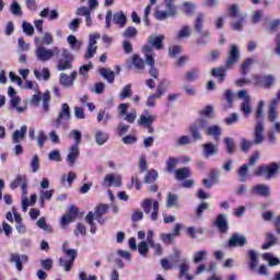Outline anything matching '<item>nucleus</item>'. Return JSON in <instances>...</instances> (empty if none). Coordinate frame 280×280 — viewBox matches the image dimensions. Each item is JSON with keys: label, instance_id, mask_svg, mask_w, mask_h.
Instances as JSON below:
<instances>
[{"label": "nucleus", "instance_id": "5", "mask_svg": "<svg viewBox=\"0 0 280 280\" xmlns=\"http://www.w3.org/2000/svg\"><path fill=\"white\" fill-rule=\"evenodd\" d=\"M238 100H243L240 105V110L244 117H250L253 113V98L248 95L247 90H240L237 92Z\"/></svg>", "mask_w": 280, "mask_h": 280}, {"label": "nucleus", "instance_id": "16", "mask_svg": "<svg viewBox=\"0 0 280 280\" xmlns=\"http://www.w3.org/2000/svg\"><path fill=\"white\" fill-rule=\"evenodd\" d=\"M252 196H261L262 198L270 197V186L266 184H258L253 186L250 190Z\"/></svg>", "mask_w": 280, "mask_h": 280}, {"label": "nucleus", "instance_id": "11", "mask_svg": "<svg viewBox=\"0 0 280 280\" xmlns=\"http://www.w3.org/2000/svg\"><path fill=\"white\" fill-rule=\"evenodd\" d=\"M101 38L102 35L100 33L90 34L86 52L84 55V58L86 60L93 58V56L97 54V40H100Z\"/></svg>", "mask_w": 280, "mask_h": 280}, {"label": "nucleus", "instance_id": "29", "mask_svg": "<svg viewBox=\"0 0 280 280\" xmlns=\"http://www.w3.org/2000/svg\"><path fill=\"white\" fill-rule=\"evenodd\" d=\"M277 108H279V101L271 100V102L269 104V121H271V124H275V120L279 119Z\"/></svg>", "mask_w": 280, "mask_h": 280}, {"label": "nucleus", "instance_id": "40", "mask_svg": "<svg viewBox=\"0 0 280 280\" xmlns=\"http://www.w3.org/2000/svg\"><path fill=\"white\" fill-rule=\"evenodd\" d=\"M24 183H27V176L25 175H16L15 179L11 182L10 188L16 189V187H23Z\"/></svg>", "mask_w": 280, "mask_h": 280}, {"label": "nucleus", "instance_id": "37", "mask_svg": "<svg viewBox=\"0 0 280 280\" xmlns=\"http://www.w3.org/2000/svg\"><path fill=\"white\" fill-rule=\"evenodd\" d=\"M25 135H27V126H22L21 130H15L12 135L13 143H21L22 139H25Z\"/></svg>", "mask_w": 280, "mask_h": 280}, {"label": "nucleus", "instance_id": "42", "mask_svg": "<svg viewBox=\"0 0 280 280\" xmlns=\"http://www.w3.org/2000/svg\"><path fill=\"white\" fill-rule=\"evenodd\" d=\"M132 65L138 71H143L145 69V61L139 57V55L132 56Z\"/></svg>", "mask_w": 280, "mask_h": 280}, {"label": "nucleus", "instance_id": "4", "mask_svg": "<svg viewBox=\"0 0 280 280\" xmlns=\"http://www.w3.org/2000/svg\"><path fill=\"white\" fill-rule=\"evenodd\" d=\"M280 166L277 163L265 164L259 166L255 172V176H261L266 180H271V178H277L279 176Z\"/></svg>", "mask_w": 280, "mask_h": 280}, {"label": "nucleus", "instance_id": "28", "mask_svg": "<svg viewBox=\"0 0 280 280\" xmlns=\"http://www.w3.org/2000/svg\"><path fill=\"white\" fill-rule=\"evenodd\" d=\"M67 43L70 45V49L72 51H75V54H80L82 49V42L78 40V37H75L74 35H69L67 37Z\"/></svg>", "mask_w": 280, "mask_h": 280}, {"label": "nucleus", "instance_id": "8", "mask_svg": "<svg viewBox=\"0 0 280 280\" xmlns=\"http://www.w3.org/2000/svg\"><path fill=\"white\" fill-rule=\"evenodd\" d=\"M176 0H164L166 11H156L154 16L156 21H165L170 16H176Z\"/></svg>", "mask_w": 280, "mask_h": 280}, {"label": "nucleus", "instance_id": "21", "mask_svg": "<svg viewBox=\"0 0 280 280\" xmlns=\"http://www.w3.org/2000/svg\"><path fill=\"white\" fill-rule=\"evenodd\" d=\"M10 264H15L16 270L21 272L23 270V261H27V255H20V254H10Z\"/></svg>", "mask_w": 280, "mask_h": 280}, {"label": "nucleus", "instance_id": "27", "mask_svg": "<svg viewBox=\"0 0 280 280\" xmlns=\"http://www.w3.org/2000/svg\"><path fill=\"white\" fill-rule=\"evenodd\" d=\"M163 40H165V35H159V36L150 35L148 38L149 45H151L152 47H155L158 50L163 49Z\"/></svg>", "mask_w": 280, "mask_h": 280}, {"label": "nucleus", "instance_id": "47", "mask_svg": "<svg viewBox=\"0 0 280 280\" xmlns=\"http://www.w3.org/2000/svg\"><path fill=\"white\" fill-rule=\"evenodd\" d=\"M199 77H200V69L192 68L190 71L186 73V82H194L195 80H198Z\"/></svg>", "mask_w": 280, "mask_h": 280}, {"label": "nucleus", "instance_id": "23", "mask_svg": "<svg viewBox=\"0 0 280 280\" xmlns=\"http://www.w3.org/2000/svg\"><path fill=\"white\" fill-rule=\"evenodd\" d=\"M63 119H66V120L71 119V107H69V104H67V103H63L61 105V109L59 112V115H58L56 121L58 125H60V124H62Z\"/></svg>", "mask_w": 280, "mask_h": 280}, {"label": "nucleus", "instance_id": "12", "mask_svg": "<svg viewBox=\"0 0 280 280\" xmlns=\"http://www.w3.org/2000/svg\"><path fill=\"white\" fill-rule=\"evenodd\" d=\"M128 108H130V104L128 103L119 104L118 105L119 117H124L127 124H135V121L137 120V109H131L128 113Z\"/></svg>", "mask_w": 280, "mask_h": 280}, {"label": "nucleus", "instance_id": "54", "mask_svg": "<svg viewBox=\"0 0 280 280\" xmlns=\"http://www.w3.org/2000/svg\"><path fill=\"white\" fill-rule=\"evenodd\" d=\"M22 30L26 36H34V26L32 23L27 21L22 22Z\"/></svg>", "mask_w": 280, "mask_h": 280}, {"label": "nucleus", "instance_id": "63", "mask_svg": "<svg viewBox=\"0 0 280 280\" xmlns=\"http://www.w3.org/2000/svg\"><path fill=\"white\" fill-rule=\"evenodd\" d=\"M49 161H57V163H60L62 161V156L60 155V151L54 150L48 154Z\"/></svg>", "mask_w": 280, "mask_h": 280}, {"label": "nucleus", "instance_id": "9", "mask_svg": "<svg viewBox=\"0 0 280 280\" xmlns=\"http://www.w3.org/2000/svg\"><path fill=\"white\" fill-rule=\"evenodd\" d=\"M40 102H43L42 106L45 113H49V103L51 102V93L46 91L43 95L40 93L34 94L30 101L32 106H40Z\"/></svg>", "mask_w": 280, "mask_h": 280}, {"label": "nucleus", "instance_id": "26", "mask_svg": "<svg viewBox=\"0 0 280 280\" xmlns=\"http://www.w3.org/2000/svg\"><path fill=\"white\" fill-rule=\"evenodd\" d=\"M194 30L197 32V34H202V32H205V13H197L194 23Z\"/></svg>", "mask_w": 280, "mask_h": 280}, {"label": "nucleus", "instance_id": "24", "mask_svg": "<svg viewBox=\"0 0 280 280\" xmlns=\"http://www.w3.org/2000/svg\"><path fill=\"white\" fill-rule=\"evenodd\" d=\"M214 225L220 233H226V231H229V221H226V214H219L214 221Z\"/></svg>", "mask_w": 280, "mask_h": 280}, {"label": "nucleus", "instance_id": "58", "mask_svg": "<svg viewBox=\"0 0 280 280\" xmlns=\"http://www.w3.org/2000/svg\"><path fill=\"white\" fill-rule=\"evenodd\" d=\"M70 137H72V139L75 141L73 145L80 148V143H82V132L79 130H71Z\"/></svg>", "mask_w": 280, "mask_h": 280}, {"label": "nucleus", "instance_id": "57", "mask_svg": "<svg viewBox=\"0 0 280 280\" xmlns=\"http://www.w3.org/2000/svg\"><path fill=\"white\" fill-rule=\"evenodd\" d=\"M212 75L213 78H218L219 82H224V78H226V72L223 69L213 68Z\"/></svg>", "mask_w": 280, "mask_h": 280}, {"label": "nucleus", "instance_id": "41", "mask_svg": "<svg viewBox=\"0 0 280 280\" xmlns=\"http://www.w3.org/2000/svg\"><path fill=\"white\" fill-rule=\"evenodd\" d=\"M207 257H209L208 250L196 252L192 257V264H200L201 261L207 260Z\"/></svg>", "mask_w": 280, "mask_h": 280}, {"label": "nucleus", "instance_id": "36", "mask_svg": "<svg viewBox=\"0 0 280 280\" xmlns=\"http://www.w3.org/2000/svg\"><path fill=\"white\" fill-rule=\"evenodd\" d=\"M275 75L272 74H267L260 78L258 84L260 86H264V89H271V86H273L275 84Z\"/></svg>", "mask_w": 280, "mask_h": 280}, {"label": "nucleus", "instance_id": "31", "mask_svg": "<svg viewBox=\"0 0 280 280\" xmlns=\"http://www.w3.org/2000/svg\"><path fill=\"white\" fill-rule=\"evenodd\" d=\"M103 185L106 187H121V178L115 177V175H106L103 182Z\"/></svg>", "mask_w": 280, "mask_h": 280}, {"label": "nucleus", "instance_id": "33", "mask_svg": "<svg viewBox=\"0 0 280 280\" xmlns=\"http://www.w3.org/2000/svg\"><path fill=\"white\" fill-rule=\"evenodd\" d=\"M174 175L176 180H187V178L191 176V171L189 170V167L185 166L182 168H177L174 172Z\"/></svg>", "mask_w": 280, "mask_h": 280}, {"label": "nucleus", "instance_id": "60", "mask_svg": "<svg viewBox=\"0 0 280 280\" xmlns=\"http://www.w3.org/2000/svg\"><path fill=\"white\" fill-rule=\"evenodd\" d=\"M156 178H159V173H156V171L154 170H151L148 172L147 176L144 177V183L147 184L154 183Z\"/></svg>", "mask_w": 280, "mask_h": 280}, {"label": "nucleus", "instance_id": "34", "mask_svg": "<svg viewBox=\"0 0 280 280\" xmlns=\"http://www.w3.org/2000/svg\"><path fill=\"white\" fill-rule=\"evenodd\" d=\"M100 75L103 77L104 80H107L109 84L115 82V71L110 70V68H101Z\"/></svg>", "mask_w": 280, "mask_h": 280}, {"label": "nucleus", "instance_id": "3", "mask_svg": "<svg viewBox=\"0 0 280 280\" xmlns=\"http://www.w3.org/2000/svg\"><path fill=\"white\" fill-rule=\"evenodd\" d=\"M118 25V27L124 28L126 27V23H128V18L126 16V13L124 11H119L114 13L113 11H107L105 15V27L107 30H110L112 24Z\"/></svg>", "mask_w": 280, "mask_h": 280}, {"label": "nucleus", "instance_id": "53", "mask_svg": "<svg viewBox=\"0 0 280 280\" xmlns=\"http://www.w3.org/2000/svg\"><path fill=\"white\" fill-rule=\"evenodd\" d=\"M194 12H196V3H194V2H185L184 3V13L187 16H192Z\"/></svg>", "mask_w": 280, "mask_h": 280}, {"label": "nucleus", "instance_id": "32", "mask_svg": "<svg viewBox=\"0 0 280 280\" xmlns=\"http://www.w3.org/2000/svg\"><path fill=\"white\" fill-rule=\"evenodd\" d=\"M267 242L261 245L262 250H268V248H272V246H277V242H279V237L272 234V232H268L266 234Z\"/></svg>", "mask_w": 280, "mask_h": 280}, {"label": "nucleus", "instance_id": "13", "mask_svg": "<svg viewBox=\"0 0 280 280\" xmlns=\"http://www.w3.org/2000/svg\"><path fill=\"white\" fill-rule=\"evenodd\" d=\"M75 218H78V208L70 206L69 210L60 219L61 229H67L71 222H74Z\"/></svg>", "mask_w": 280, "mask_h": 280}, {"label": "nucleus", "instance_id": "2", "mask_svg": "<svg viewBox=\"0 0 280 280\" xmlns=\"http://www.w3.org/2000/svg\"><path fill=\"white\" fill-rule=\"evenodd\" d=\"M35 56L39 62H49L51 58H58V56H60V48L58 46H55L52 48L37 46L35 50Z\"/></svg>", "mask_w": 280, "mask_h": 280}, {"label": "nucleus", "instance_id": "10", "mask_svg": "<svg viewBox=\"0 0 280 280\" xmlns=\"http://www.w3.org/2000/svg\"><path fill=\"white\" fill-rule=\"evenodd\" d=\"M73 55L69 49L62 48L61 58L58 60L57 69L58 71H67V69H73Z\"/></svg>", "mask_w": 280, "mask_h": 280}, {"label": "nucleus", "instance_id": "56", "mask_svg": "<svg viewBox=\"0 0 280 280\" xmlns=\"http://www.w3.org/2000/svg\"><path fill=\"white\" fill-rule=\"evenodd\" d=\"M189 36H191V27L187 25L183 26L177 34V38H189Z\"/></svg>", "mask_w": 280, "mask_h": 280}, {"label": "nucleus", "instance_id": "51", "mask_svg": "<svg viewBox=\"0 0 280 280\" xmlns=\"http://www.w3.org/2000/svg\"><path fill=\"white\" fill-rule=\"evenodd\" d=\"M11 13L13 16H23V10L21 9V4L16 2V0H13L11 3Z\"/></svg>", "mask_w": 280, "mask_h": 280}, {"label": "nucleus", "instance_id": "7", "mask_svg": "<svg viewBox=\"0 0 280 280\" xmlns=\"http://www.w3.org/2000/svg\"><path fill=\"white\" fill-rule=\"evenodd\" d=\"M209 126V120L199 118L189 126V133L194 141H202V133L200 130H205Z\"/></svg>", "mask_w": 280, "mask_h": 280}, {"label": "nucleus", "instance_id": "20", "mask_svg": "<svg viewBox=\"0 0 280 280\" xmlns=\"http://www.w3.org/2000/svg\"><path fill=\"white\" fill-rule=\"evenodd\" d=\"M156 121V115H150V110L145 109L138 119V126H152Z\"/></svg>", "mask_w": 280, "mask_h": 280}, {"label": "nucleus", "instance_id": "22", "mask_svg": "<svg viewBox=\"0 0 280 280\" xmlns=\"http://www.w3.org/2000/svg\"><path fill=\"white\" fill-rule=\"evenodd\" d=\"M205 159H209L210 156H217L218 154V142L213 144V142H207L202 144Z\"/></svg>", "mask_w": 280, "mask_h": 280}, {"label": "nucleus", "instance_id": "46", "mask_svg": "<svg viewBox=\"0 0 280 280\" xmlns=\"http://www.w3.org/2000/svg\"><path fill=\"white\" fill-rule=\"evenodd\" d=\"M254 143L257 144L255 142V139H254V141H250V140H247L246 138H242L241 143H240L241 151L242 152H249L250 148H253Z\"/></svg>", "mask_w": 280, "mask_h": 280}, {"label": "nucleus", "instance_id": "6", "mask_svg": "<svg viewBox=\"0 0 280 280\" xmlns=\"http://www.w3.org/2000/svg\"><path fill=\"white\" fill-rule=\"evenodd\" d=\"M68 244L69 242L67 241L63 243L62 250L67 257H70V261L65 260V258H59V266H61L66 272H70L71 268H73V261H75V258L78 257V250L67 248Z\"/></svg>", "mask_w": 280, "mask_h": 280}, {"label": "nucleus", "instance_id": "59", "mask_svg": "<svg viewBox=\"0 0 280 280\" xmlns=\"http://www.w3.org/2000/svg\"><path fill=\"white\" fill-rule=\"evenodd\" d=\"M154 203V200L147 198L142 201L141 207L143 209V212L149 214L150 211H152V205Z\"/></svg>", "mask_w": 280, "mask_h": 280}, {"label": "nucleus", "instance_id": "19", "mask_svg": "<svg viewBox=\"0 0 280 280\" xmlns=\"http://www.w3.org/2000/svg\"><path fill=\"white\" fill-rule=\"evenodd\" d=\"M205 130L208 137H213L215 143L220 141V137H222V127H220L219 125H211L207 126Z\"/></svg>", "mask_w": 280, "mask_h": 280}, {"label": "nucleus", "instance_id": "62", "mask_svg": "<svg viewBox=\"0 0 280 280\" xmlns=\"http://www.w3.org/2000/svg\"><path fill=\"white\" fill-rule=\"evenodd\" d=\"M97 121H104L106 124L110 119V114L106 113V110L101 109L96 117Z\"/></svg>", "mask_w": 280, "mask_h": 280}, {"label": "nucleus", "instance_id": "52", "mask_svg": "<svg viewBox=\"0 0 280 280\" xmlns=\"http://www.w3.org/2000/svg\"><path fill=\"white\" fill-rule=\"evenodd\" d=\"M210 36H211V32L209 30L202 32L200 37L197 39V45H209Z\"/></svg>", "mask_w": 280, "mask_h": 280}, {"label": "nucleus", "instance_id": "38", "mask_svg": "<svg viewBox=\"0 0 280 280\" xmlns=\"http://www.w3.org/2000/svg\"><path fill=\"white\" fill-rule=\"evenodd\" d=\"M223 142L225 144L226 148V154H235L237 147H235V139L231 138V137H226L223 139Z\"/></svg>", "mask_w": 280, "mask_h": 280}, {"label": "nucleus", "instance_id": "17", "mask_svg": "<svg viewBox=\"0 0 280 280\" xmlns=\"http://www.w3.org/2000/svg\"><path fill=\"white\" fill-rule=\"evenodd\" d=\"M78 156H80V147H78V144H72V147L69 148V153L67 155V163L69 167H73V165H75Z\"/></svg>", "mask_w": 280, "mask_h": 280}, {"label": "nucleus", "instance_id": "30", "mask_svg": "<svg viewBox=\"0 0 280 280\" xmlns=\"http://www.w3.org/2000/svg\"><path fill=\"white\" fill-rule=\"evenodd\" d=\"M178 279H185V280H194V276L189 275V264L182 262L178 266Z\"/></svg>", "mask_w": 280, "mask_h": 280}, {"label": "nucleus", "instance_id": "48", "mask_svg": "<svg viewBox=\"0 0 280 280\" xmlns=\"http://www.w3.org/2000/svg\"><path fill=\"white\" fill-rule=\"evenodd\" d=\"M240 183H246V177L248 176V164H244L237 170Z\"/></svg>", "mask_w": 280, "mask_h": 280}, {"label": "nucleus", "instance_id": "55", "mask_svg": "<svg viewBox=\"0 0 280 280\" xmlns=\"http://www.w3.org/2000/svg\"><path fill=\"white\" fill-rule=\"evenodd\" d=\"M240 5L237 4H232L230 8H229V18L230 19H240Z\"/></svg>", "mask_w": 280, "mask_h": 280}, {"label": "nucleus", "instance_id": "43", "mask_svg": "<svg viewBox=\"0 0 280 280\" xmlns=\"http://www.w3.org/2000/svg\"><path fill=\"white\" fill-rule=\"evenodd\" d=\"M110 136H108V133L98 130L95 133V141L97 143V145H104V143H106V141H108Z\"/></svg>", "mask_w": 280, "mask_h": 280}, {"label": "nucleus", "instance_id": "14", "mask_svg": "<svg viewBox=\"0 0 280 280\" xmlns=\"http://www.w3.org/2000/svg\"><path fill=\"white\" fill-rule=\"evenodd\" d=\"M240 48L236 45H232L225 62V69H233L240 62Z\"/></svg>", "mask_w": 280, "mask_h": 280}, {"label": "nucleus", "instance_id": "45", "mask_svg": "<svg viewBox=\"0 0 280 280\" xmlns=\"http://www.w3.org/2000/svg\"><path fill=\"white\" fill-rule=\"evenodd\" d=\"M166 207H167V209H172L173 207L178 209V197L176 195L170 192L166 198Z\"/></svg>", "mask_w": 280, "mask_h": 280}, {"label": "nucleus", "instance_id": "15", "mask_svg": "<svg viewBox=\"0 0 280 280\" xmlns=\"http://www.w3.org/2000/svg\"><path fill=\"white\" fill-rule=\"evenodd\" d=\"M245 244H248L246 236L242 234H233L228 242V248H243Z\"/></svg>", "mask_w": 280, "mask_h": 280}, {"label": "nucleus", "instance_id": "49", "mask_svg": "<svg viewBox=\"0 0 280 280\" xmlns=\"http://www.w3.org/2000/svg\"><path fill=\"white\" fill-rule=\"evenodd\" d=\"M109 206L108 203H101L96 207L95 218H102V215H106L108 213Z\"/></svg>", "mask_w": 280, "mask_h": 280}, {"label": "nucleus", "instance_id": "50", "mask_svg": "<svg viewBox=\"0 0 280 280\" xmlns=\"http://www.w3.org/2000/svg\"><path fill=\"white\" fill-rule=\"evenodd\" d=\"M137 34H139V31H137V28H135L133 26H128L122 32L124 38H137Z\"/></svg>", "mask_w": 280, "mask_h": 280}, {"label": "nucleus", "instance_id": "64", "mask_svg": "<svg viewBox=\"0 0 280 280\" xmlns=\"http://www.w3.org/2000/svg\"><path fill=\"white\" fill-rule=\"evenodd\" d=\"M279 27H280V19L271 21L269 24V33L275 34V32H277Z\"/></svg>", "mask_w": 280, "mask_h": 280}, {"label": "nucleus", "instance_id": "25", "mask_svg": "<svg viewBox=\"0 0 280 280\" xmlns=\"http://www.w3.org/2000/svg\"><path fill=\"white\" fill-rule=\"evenodd\" d=\"M178 163H180V160H178V158L168 156L165 162V172L167 174H174L176 172V167H178Z\"/></svg>", "mask_w": 280, "mask_h": 280}, {"label": "nucleus", "instance_id": "1", "mask_svg": "<svg viewBox=\"0 0 280 280\" xmlns=\"http://www.w3.org/2000/svg\"><path fill=\"white\" fill-rule=\"evenodd\" d=\"M264 106L266 103L260 101L256 108V126H255V143L256 145H261L264 143Z\"/></svg>", "mask_w": 280, "mask_h": 280}, {"label": "nucleus", "instance_id": "35", "mask_svg": "<svg viewBox=\"0 0 280 280\" xmlns=\"http://www.w3.org/2000/svg\"><path fill=\"white\" fill-rule=\"evenodd\" d=\"M248 258L250 259L249 261V270H255L257 266H259V254L253 249L248 250Z\"/></svg>", "mask_w": 280, "mask_h": 280}, {"label": "nucleus", "instance_id": "18", "mask_svg": "<svg viewBox=\"0 0 280 280\" xmlns=\"http://www.w3.org/2000/svg\"><path fill=\"white\" fill-rule=\"evenodd\" d=\"M78 79V72H71L70 77L62 72L59 77V82L66 89L73 86V82Z\"/></svg>", "mask_w": 280, "mask_h": 280}, {"label": "nucleus", "instance_id": "61", "mask_svg": "<svg viewBox=\"0 0 280 280\" xmlns=\"http://www.w3.org/2000/svg\"><path fill=\"white\" fill-rule=\"evenodd\" d=\"M31 167L34 172V174H36V172H38L40 170V159L38 158V155H34L32 161H31Z\"/></svg>", "mask_w": 280, "mask_h": 280}, {"label": "nucleus", "instance_id": "44", "mask_svg": "<svg viewBox=\"0 0 280 280\" xmlns=\"http://www.w3.org/2000/svg\"><path fill=\"white\" fill-rule=\"evenodd\" d=\"M254 63H255L254 59H250V58L245 59V61L241 66V75L243 77L247 75L248 71H250V67H253Z\"/></svg>", "mask_w": 280, "mask_h": 280}, {"label": "nucleus", "instance_id": "39", "mask_svg": "<svg viewBox=\"0 0 280 280\" xmlns=\"http://www.w3.org/2000/svg\"><path fill=\"white\" fill-rule=\"evenodd\" d=\"M170 86H172V82H170L167 79H164L163 81H161L158 84V86H156L158 93L155 95H159V97H161L162 95H165V93H167V89H170Z\"/></svg>", "mask_w": 280, "mask_h": 280}]
</instances>
